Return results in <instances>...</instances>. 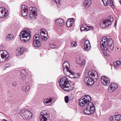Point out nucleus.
Masks as SVG:
<instances>
[{"mask_svg": "<svg viewBox=\"0 0 121 121\" xmlns=\"http://www.w3.org/2000/svg\"><path fill=\"white\" fill-rule=\"evenodd\" d=\"M100 45L101 49L105 56H106L111 50H112L114 47L113 41L108 36H104L102 38Z\"/></svg>", "mask_w": 121, "mask_h": 121, "instance_id": "nucleus-1", "label": "nucleus"}, {"mask_svg": "<svg viewBox=\"0 0 121 121\" xmlns=\"http://www.w3.org/2000/svg\"><path fill=\"white\" fill-rule=\"evenodd\" d=\"M88 75L91 78H93V79L88 77H85L84 78V81L85 83L88 86H90L96 82L98 78V73L94 70H91L88 72Z\"/></svg>", "mask_w": 121, "mask_h": 121, "instance_id": "nucleus-2", "label": "nucleus"}, {"mask_svg": "<svg viewBox=\"0 0 121 121\" xmlns=\"http://www.w3.org/2000/svg\"><path fill=\"white\" fill-rule=\"evenodd\" d=\"M60 86L64 90L67 91H71L72 88L68 80L66 77H62L59 82Z\"/></svg>", "mask_w": 121, "mask_h": 121, "instance_id": "nucleus-3", "label": "nucleus"}, {"mask_svg": "<svg viewBox=\"0 0 121 121\" xmlns=\"http://www.w3.org/2000/svg\"><path fill=\"white\" fill-rule=\"evenodd\" d=\"M63 71L64 73H65L66 72H69L71 73L69 76L73 75V77H71L72 78H77L79 76L78 74L76 73H74L71 69L70 68V65L69 63L67 62L64 63L63 65Z\"/></svg>", "mask_w": 121, "mask_h": 121, "instance_id": "nucleus-4", "label": "nucleus"}, {"mask_svg": "<svg viewBox=\"0 0 121 121\" xmlns=\"http://www.w3.org/2000/svg\"><path fill=\"white\" fill-rule=\"evenodd\" d=\"M31 35L30 32L28 29L24 30L21 32L20 38L23 42H26L30 39Z\"/></svg>", "mask_w": 121, "mask_h": 121, "instance_id": "nucleus-5", "label": "nucleus"}, {"mask_svg": "<svg viewBox=\"0 0 121 121\" xmlns=\"http://www.w3.org/2000/svg\"><path fill=\"white\" fill-rule=\"evenodd\" d=\"M95 110V105L91 102H89L87 105L86 108L84 111L86 115H89L93 113Z\"/></svg>", "mask_w": 121, "mask_h": 121, "instance_id": "nucleus-6", "label": "nucleus"}, {"mask_svg": "<svg viewBox=\"0 0 121 121\" xmlns=\"http://www.w3.org/2000/svg\"><path fill=\"white\" fill-rule=\"evenodd\" d=\"M91 99L90 96L88 95H84L79 100V104L80 106L83 107L85 104L91 101Z\"/></svg>", "mask_w": 121, "mask_h": 121, "instance_id": "nucleus-7", "label": "nucleus"}, {"mask_svg": "<svg viewBox=\"0 0 121 121\" xmlns=\"http://www.w3.org/2000/svg\"><path fill=\"white\" fill-rule=\"evenodd\" d=\"M91 99L90 96L88 95H84L79 100V104L80 106L83 107L85 104L91 101Z\"/></svg>", "mask_w": 121, "mask_h": 121, "instance_id": "nucleus-8", "label": "nucleus"}, {"mask_svg": "<svg viewBox=\"0 0 121 121\" xmlns=\"http://www.w3.org/2000/svg\"><path fill=\"white\" fill-rule=\"evenodd\" d=\"M113 19L112 16L108 17L107 19H105L101 21L100 26L102 28H105L111 25V22L113 21Z\"/></svg>", "mask_w": 121, "mask_h": 121, "instance_id": "nucleus-9", "label": "nucleus"}, {"mask_svg": "<svg viewBox=\"0 0 121 121\" xmlns=\"http://www.w3.org/2000/svg\"><path fill=\"white\" fill-rule=\"evenodd\" d=\"M9 55L7 52L5 50L0 51V62H3L5 61H8L9 58Z\"/></svg>", "mask_w": 121, "mask_h": 121, "instance_id": "nucleus-10", "label": "nucleus"}, {"mask_svg": "<svg viewBox=\"0 0 121 121\" xmlns=\"http://www.w3.org/2000/svg\"><path fill=\"white\" fill-rule=\"evenodd\" d=\"M39 34H36L33 37V43L34 46L37 47H38L41 45L40 43L38 40L39 39Z\"/></svg>", "mask_w": 121, "mask_h": 121, "instance_id": "nucleus-11", "label": "nucleus"}, {"mask_svg": "<svg viewBox=\"0 0 121 121\" xmlns=\"http://www.w3.org/2000/svg\"><path fill=\"white\" fill-rule=\"evenodd\" d=\"M32 113L28 110H25L22 115V117L24 119L28 120L31 117Z\"/></svg>", "mask_w": 121, "mask_h": 121, "instance_id": "nucleus-12", "label": "nucleus"}, {"mask_svg": "<svg viewBox=\"0 0 121 121\" xmlns=\"http://www.w3.org/2000/svg\"><path fill=\"white\" fill-rule=\"evenodd\" d=\"M29 10L30 11V17L31 18H34L37 16L36 8L35 7H31L29 8Z\"/></svg>", "mask_w": 121, "mask_h": 121, "instance_id": "nucleus-13", "label": "nucleus"}, {"mask_svg": "<svg viewBox=\"0 0 121 121\" xmlns=\"http://www.w3.org/2000/svg\"><path fill=\"white\" fill-rule=\"evenodd\" d=\"M117 88V85L115 83H112L108 88V91L109 92H113Z\"/></svg>", "mask_w": 121, "mask_h": 121, "instance_id": "nucleus-14", "label": "nucleus"}, {"mask_svg": "<svg viewBox=\"0 0 121 121\" xmlns=\"http://www.w3.org/2000/svg\"><path fill=\"white\" fill-rule=\"evenodd\" d=\"M101 81L102 84L104 85H109L110 83L109 79L106 77L102 76L101 77Z\"/></svg>", "mask_w": 121, "mask_h": 121, "instance_id": "nucleus-15", "label": "nucleus"}, {"mask_svg": "<svg viewBox=\"0 0 121 121\" xmlns=\"http://www.w3.org/2000/svg\"><path fill=\"white\" fill-rule=\"evenodd\" d=\"M21 13L23 16H26L28 13V9L27 7L24 5H22V7Z\"/></svg>", "mask_w": 121, "mask_h": 121, "instance_id": "nucleus-16", "label": "nucleus"}, {"mask_svg": "<svg viewBox=\"0 0 121 121\" xmlns=\"http://www.w3.org/2000/svg\"><path fill=\"white\" fill-rule=\"evenodd\" d=\"M4 7L0 8V17H3L8 15Z\"/></svg>", "mask_w": 121, "mask_h": 121, "instance_id": "nucleus-17", "label": "nucleus"}, {"mask_svg": "<svg viewBox=\"0 0 121 121\" xmlns=\"http://www.w3.org/2000/svg\"><path fill=\"white\" fill-rule=\"evenodd\" d=\"M111 121H121V116L120 115L113 116L110 119Z\"/></svg>", "mask_w": 121, "mask_h": 121, "instance_id": "nucleus-18", "label": "nucleus"}, {"mask_svg": "<svg viewBox=\"0 0 121 121\" xmlns=\"http://www.w3.org/2000/svg\"><path fill=\"white\" fill-rule=\"evenodd\" d=\"M85 44L84 45V50H87L90 48V44L89 40L86 39L84 40Z\"/></svg>", "mask_w": 121, "mask_h": 121, "instance_id": "nucleus-19", "label": "nucleus"}, {"mask_svg": "<svg viewBox=\"0 0 121 121\" xmlns=\"http://www.w3.org/2000/svg\"><path fill=\"white\" fill-rule=\"evenodd\" d=\"M25 48L23 47L17 49L16 51L17 56H19L22 54L24 53V51H25Z\"/></svg>", "mask_w": 121, "mask_h": 121, "instance_id": "nucleus-20", "label": "nucleus"}, {"mask_svg": "<svg viewBox=\"0 0 121 121\" xmlns=\"http://www.w3.org/2000/svg\"><path fill=\"white\" fill-rule=\"evenodd\" d=\"M64 20L61 19L59 18L56 19L55 21L56 24L58 26H62L64 24Z\"/></svg>", "mask_w": 121, "mask_h": 121, "instance_id": "nucleus-21", "label": "nucleus"}, {"mask_svg": "<svg viewBox=\"0 0 121 121\" xmlns=\"http://www.w3.org/2000/svg\"><path fill=\"white\" fill-rule=\"evenodd\" d=\"M45 111L44 110L40 113L39 118L41 121H45Z\"/></svg>", "mask_w": 121, "mask_h": 121, "instance_id": "nucleus-22", "label": "nucleus"}, {"mask_svg": "<svg viewBox=\"0 0 121 121\" xmlns=\"http://www.w3.org/2000/svg\"><path fill=\"white\" fill-rule=\"evenodd\" d=\"M73 18H72L68 19L66 22V25L68 27H71L73 25Z\"/></svg>", "mask_w": 121, "mask_h": 121, "instance_id": "nucleus-23", "label": "nucleus"}, {"mask_svg": "<svg viewBox=\"0 0 121 121\" xmlns=\"http://www.w3.org/2000/svg\"><path fill=\"white\" fill-rule=\"evenodd\" d=\"M91 4L90 0H85L84 2V6L86 8L89 7Z\"/></svg>", "mask_w": 121, "mask_h": 121, "instance_id": "nucleus-24", "label": "nucleus"}, {"mask_svg": "<svg viewBox=\"0 0 121 121\" xmlns=\"http://www.w3.org/2000/svg\"><path fill=\"white\" fill-rule=\"evenodd\" d=\"M26 73L24 70H21V74L20 76V77L21 79L23 80H25L26 78Z\"/></svg>", "mask_w": 121, "mask_h": 121, "instance_id": "nucleus-25", "label": "nucleus"}, {"mask_svg": "<svg viewBox=\"0 0 121 121\" xmlns=\"http://www.w3.org/2000/svg\"><path fill=\"white\" fill-rule=\"evenodd\" d=\"M78 62V64L81 66H82V65H84L85 64V61L81 59H80Z\"/></svg>", "mask_w": 121, "mask_h": 121, "instance_id": "nucleus-26", "label": "nucleus"}, {"mask_svg": "<svg viewBox=\"0 0 121 121\" xmlns=\"http://www.w3.org/2000/svg\"><path fill=\"white\" fill-rule=\"evenodd\" d=\"M47 101H46V104H47V105H50L51 106L53 102H52V101L53 100L51 98H48L46 99Z\"/></svg>", "mask_w": 121, "mask_h": 121, "instance_id": "nucleus-27", "label": "nucleus"}, {"mask_svg": "<svg viewBox=\"0 0 121 121\" xmlns=\"http://www.w3.org/2000/svg\"><path fill=\"white\" fill-rule=\"evenodd\" d=\"M13 36L12 34H10L8 35L6 38V39L7 40H10L12 39L13 38Z\"/></svg>", "mask_w": 121, "mask_h": 121, "instance_id": "nucleus-28", "label": "nucleus"}, {"mask_svg": "<svg viewBox=\"0 0 121 121\" xmlns=\"http://www.w3.org/2000/svg\"><path fill=\"white\" fill-rule=\"evenodd\" d=\"M50 114L49 113H46V121H51L50 118Z\"/></svg>", "mask_w": 121, "mask_h": 121, "instance_id": "nucleus-29", "label": "nucleus"}, {"mask_svg": "<svg viewBox=\"0 0 121 121\" xmlns=\"http://www.w3.org/2000/svg\"><path fill=\"white\" fill-rule=\"evenodd\" d=\"M40 36L41 37L42 41H44L45 40V33L40 34Z\"/></svg>", "mask_w": 121, "mask_h": 121, "instance_id": "nucleus-30", "label": "nucleus"}, {"mask_svg": "<svg viewBox=\"0 0 121 121\" xmlns=\"http://www.w3.org/2000/svg\"><path fill=\"white\" fill-rule=\"evenodd\" d=\"M103 2V4L104 5L106 6H108L109 4L108 0H101Z\"/></svg>", "mask_w": 121, "mask_h": 121, "instance_id": "nucleus-31", "label": "nucleus"}, {"mask_svg": "<svg viewBox=\"0 0 121 121\" xmlns=\"http://www.w3.org/2000/svg\"><path fill=\"white\" fill-rule=\"evenodd\" d=\"M113 64L114 66L115 67H116L120 65L121 62L119 61H118L117 62H114Z\"/></svg>", "mask_w": 121, "mask_h": 121, "instance_id": "nucleus-32", "label": "nucleus"}, {"mask_svg": "<svg viewBox=\"0 0 121 121\" xmlns=\"http://www.w3.org/2000/svg\"><path fill=\"white\" fill-rule=\"evenodd\" d=\"M22 88L23 90L25 91L26 92L30 89V87L29 86L26 87L24 86L22 87Z\"/></svg>", "mask_w": 121, "mask_h": 121, "instance_id": "nucleus-33", "label": "nucleus"}, {"mask_svg": "<svg viewBox=\"0 0 121 121\" xmlns=\"http://www.w3.org/2000/svg\"><path fill=\"white\" fill-rule=\"evenodd\" d=\"M85 27V30L86 31L89 30H93V27L91 26H87Z\"/></svg>", "mask_w": 121, "mask_h": 121, "instance_id": "nucleus-34", "label": "nucleus"}, {"mask_svg": "<svg viewBox=\"0 0 121 121\" xmlns=\"http://www.w3.org/2000/svg\"><path fill=\"white\" fill-rule=\"evenodd\" d=\"M71 46L72 47H75L77 45L76 42L75 41H72L71 42Z\"/></svg>", "mask_w": 121, "mask_h": 121, "instance_id": "nucleus-35", "label": "nucleus"}, {"mask_svg": "<svg viewBox=\"0 0 121 121\" xmlns=\"http://www.w3.org/2000/svg\"><path fill=\"white\" fill-rule=\"evenodd\" d=\"M49 47L52 49L56 48H57L56 45H54L53 44H50L49 45Z\"/></svg>", "mask_w": 121, "mask_h": 121, "instance_id": "nucleus-36", "label": "nucleus"}, {"mask_svg": "<svg viewBox=\"0 0 121 121\" xmlns=\"http://www.w3.org/2000/svg\"><path fill=\"white\" fill-rule=\"evenodd\" d=\"M55 2L59 6L60 5V2L61 0H54Z\"/></svg>", "mask_w": 121, "mask_h": 121, "instance_id": "nucleus-37", "label": "nucleus"}, {"mask_svg": "<svg viewBox=\"0 0 121 121\" xmlns=\"http://www.w3.org/2000/svg\"><path fill=\"white\" fill-rule=\"evenodd\" d=\"M45 30L44 29H41L39 30L40 34L45 33Z\"/></svg>", "mask_w": 121, "mask_h": 121, "instance_id": "nucleus-38", "label": "nucleus"}, {"mask_svg": "<svg viewBox=\"0 0 121 121\" xmlns=\"http://www.w3.org/2000/svg\"><path fill=\"white\" fill-rule=\"evenodd\" d=\"M65 100L66 103H67L69 102V97L68 96H66L65 97Z\"/></svg>", "mask_w": 121, "mask_h": 121, "instance_id": "nucleus-39", "label": "nucleus"}, {"mask_svg": "<svg viewBox=\"0 0 121 121\" xmlns=\"http://www.w3.org/2000/svg\"><path fill=\"white\" fill-rule=\"evenodd\" d=\"M110 6L112 8L113 7V2L112 0H110Z\"/></svg>", "mask_w": 121, "mask_h": 121, "instance_id": "nucleus-40", "label": "nucleus"}, {"mask_svg": "<svg viewBox=\"0 0 121 121\" xmlns=\"http://www.w3.org/2000/svg\"><path fill=\"white\" fill-rule=\"evenodd\" d=\"M85 26V24L83 25L82 26V27L81 28V31H83V30H85V27L84 26Z\"/></svg>", "mask_w": 121, "mask_h": 121, "instance_id": "nucleus-41", "label": "nucleus"}, {"mask_svg": "<svg viewBox=\"0 0 121 121\" xmlns=\"http://www.w3.org/2000/svg\"><path fill=\"white\" fill-rule=\"evenodd\" d=\"M10 64L9 63H8L6 64V65H5V67H6V69L7 68L9 67H10Z\"/></svg>", "mask_w": 121, "mask_h": 121, "instance_id": "nucleus-42", "label": "nucleus"}, {"mask_svg": "<svg viewBox=\"0 0 121 121\" xmlns=\"http://www.w3.org/2000/svg\"><path fill=\"white\" fill-rule=\"evenodd\" d=\"M12 85L13 86H15L17 85V83L15 82H13L12 83Z\"/></svg>", "mask_w": 121, "mask_h": 121, "instance_id": "nucleus-43", "label": "nucleus"}, {"mask_svg": "<svg viewBox=\"0 0 121 121\" xmlns=\"http://www.w3.org/2000/svg\"><path fill=\"white\" fill-rule=\"evenodd\" d=\"M117 20L115 22V24H114V26H117Z\"/></svg>", "mask_w": 121, "mask_h": 121, "instance_id": "nucleus-44", "label": "nucleus"}, {"mask_svg": "<svg viewBox=\"0 0 121 121\" xmlns=\"http://www.w3.org/2000/svg\"><path fill=\"white\" fill-rule=\"evenodd\" d=\"M2 121H8L5 119H3L2 120Z\"/></svg>", "mask_w": 121, "mask_h": 121, "instance_id": "nucleus-45", "label": "nucleus"}, {"mask_svg": "<svg viewBox=\"0 0 121 121\" xmlns=\"http://www.w3.org/2000/svg\"><path fill=\"white\" fill-rule=\"evenodd\" d=\"M70 76V77H73V75H72V76Z\"/></svg>", "mask_w": 121, "mask_h": 121, "instance_id": "nucleus-46", "label": "nucleus"}, {"mask_svg": "<svg viewBox=\"0 0 121 121\" xmlns=\"http://www.w3.org/2000/svg\"><path fill=\"white\" fill-rule=\"evenodd\" d=\"M46 32L47 35V36H48V33L46 30Z\"/></svg>", "mask_w": 121, "mask_h": 121, "instance_id": "nucleus-47", "label": "nucleus"}, {"mask_svg": "<svg viewBox=\"0 0 121 121\" xmlns=\"http://www.w3.org/2000/svg\"><path fill=\"white\" fill-rule=\"evenodd\" d=\"M119 2L120 4L121 5V1H119Z\"/></svg>", "mask_w": 121, "mask_h": 121, "instance_id": "nucleus-48", "label": "nucleus"}, {"mask_svg": "<svg viewBox=\"0 0 121 121\" xmlns=\"http://www.w3.org/2000/svg\"><path fill=\"white\" fill-rule=\"evenodd\" d=\"M68 62V61H67V62L65 61V62L64 63H65V62H68V63H69V64Z\"/></svg>", "mask_w": 121, "mask_h": 121, "instance_id": "nucleus-49", "label": "nucleus"}, {"mask_svg": "<svg viewBox=\"0 0 121 121\" xmlns=\"http://www.w3.org/2000/svg\"><path fill=\"white\" fill-rule=\"evenodd\" d=\"M47 38L46 37V41L47 40Z\"/></svg>", "mask_w": 121, "mask_h": 121, "instance_id": "nucleus-50", "label": "nucleus"}, {"mask_svg": "<svg viewBox=\"0 0 121 121\" xmlns=\"http://www.w3.org/2000/svg\"><path fill=\"white\" fill-rule=\"evenodd\" d=\"M118 48H117V49H118Z\"/></svg>", "mask_w": 121, "mask_h": 121, "instance_id": "nucleus-51", "label": "nucleus"}]
</instances>
